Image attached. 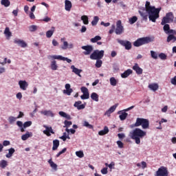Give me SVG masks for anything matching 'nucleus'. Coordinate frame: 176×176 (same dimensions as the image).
<instances>
[{"label": "nucleus", "instance_id": "nucleus-23", "mask_svg": "<svg viewBox=\"0 0 176 176\" xmlns=\"http://www.w3.org/2000/svg\"><path fill=\"white\" fill-rule=\"evenodd\" d=\"M41 115H44V116H51V118H53L54 116V114L52 111L50 110H45L41 111Z\"/></svg>", "mask_w": 176, "mask_h": 176}, {"label": "nucleus", "instance_id": "nucleus-35", "mask_svg": "<svg viewBox=\"0 0 176 176\" xmlns=\"http://www.w3.org/2000/svg\"><path fill=\"white\" fill-rule=\"evenodd\" d=\"M1 3L6 8L10 6V1L9 0H1Z\"/></svg>", "mask_w": 176, "mask_h": 176}, {"label": "nucleus", "instance_id": "nucleus-15", "mask_svg": "<svg viewBox=\"0 0 176 176\" xmlns=\"http://www.w3.org/2000/svg\"><path fill=\"white\" fill-rule=\"evenodd\" d=\"M45 129H46V130L43 131L44 134H46L47 135V137H50V135H52V134H54V131H53V128H52V126L49 127L46 125L44 126ZM51 133V134H50Z\"/></svg>", "mask_w": 176, "mask_h": 176}, {"label": "nucleus", "instance_id": "nucleus-6", "mask_svg": "<svg viewBox=\"0 0 176 176\" xmlns=\"http://www.w3.org/2000/svg\"><path fill=\"white\" fill-rule=\"evenodd\" d=\"M174 22V14L173 12L166 13V16L162 19L161 25H164V24H168L170 23Z\"/></svg>", "mask_w": 176, "mask_h": 176}, {"label": "nucleus", "instance_id": "nucleus-12", "mask_svg": "<svg viewBox=\"0 0 176 176\" xmlns=\"http://www.w3.org/2000/svg\"><path fill=\"white\" fill-rule=\"evenodd\" d=\"M60 42L63 43V45L61 47V49H63V50H67V49L74 48V44L72 43L68 44V42L65 41V38H62L60 39Z\"/></svg>", "mask_w": 176, "mask_h": 176}, {"label": "nucleus", "instance_id": "nucleus-5", "mask_svg": "<svg viewBox=\"0 0 176 176\" xmlns=\"http://www.w3.org/2000/svg\"><path fill=\"white\" fill-rule=\"evenodd\" d=\"M133 126L134 127L142 126L144 129H149V120L145 118H138Z\"/></svg>", "mask_w": 176, "mask_h": 176}, {"label": "nucleus", "instance_id": "nucleus-29", "mask_svg": "<svg viewBox=\"0 0 176 176\" xmlns=\"http://www.w3.org/2000/svg\"><path fill=\"white\" fill-rule=\"evenodd\" d=\"M58 68V66H57V62L56 60H52L51 62V69H52V71H57Z\"/></svg>", "mask_w": 176, "mask_h": 176}, {"label": "nucleus", "instance_id": "nucleus-40", "mask_svg": "<svg viewBox=\"0 0 176 176\" xmlns=\"http://www.w3.org/2000/svg\"><path fill=\"white\" fill-rule=\"evenodd\" d=\"M137 20H138V18L136 16H134L129 19V24H134V23L137 22Z\"/></svg>", "mask_w": 176, "mask_h": 176}, {"label": "nucleus", "instance_id": "nucleus-20", "mask_svg": "<svg viewBox=\"0 0 176 176\" xmlns=\"http://www.w3.org/2000/svg\"><path fill=\"white\" fill-rule=\"evenodd\" d=\"M32 135H33L32 132L26 131V133L23 134L21 136V140L23 141H27V139L30 138L31 137H32Z\"/></svg>", "mask_w": 176, "mask_h": 176}, {"label": "nucleus", "instance_id": "nucleus-48", "mask_svg": "<svg viewBox=\"0 0 176 176\" xmlns=\"http://www.w3.org/2000/svg\"><path fill=\"white\" fill-rule=\"evenodd\" d=\"M31 124H32V122H31V121L25 122L23 124V128L27 129V127H30V126H31Z\"/></svg>", "mask_w": 176, "mask_h": 176}, {"label": "nucleus", "instance_id": "nucleus-38", "mask_svg": "<svg viewBox=\"0 0 176 176\" xmlns=\"http://www.w3.org/2000/svg\"><path fill=\"white\" fill-rule=\"evenodd\" d=\"M100 20V18H98V16H96L94 17V20L91 21V25H97V23H98V21Z\"/></svg>", "mask_w": 176, "mask_h": 176}, {"label": "nucleus", "instance_id": "nucleus-26", "mask_svg": "<svg viewBox=\"0 0 176 176\" xmlns=\"http://www.w3.org/2000/svg\"><path fill=\"white\" fill-rule=\"evenodd\" d=\"M58 146H60V141L58 140H53L52 151H57Z\"/></svg>", "mask_w": 176, "mask_h": 176}, {"label": "nucleus", "instance_id": "nucleus-41", "mask_svg": "<svg viewBox=\"0 0 176 176\" xmlns=\"http://www.w3.org/2000/svg\"><path fill=\"white\" fill-rule=\"evenodd\" d=\"M96 63L95 64L96 68H101L102 65V60H101L100 59H96Z\"/></svg>", "mask_w": 176, "mask_h": 176}, {"label": "nucleus", "instance_id": "nucleus-28", "mask_svg": "<svg viewBox=\"0 0 176 176\" xmlns=\"http://www.w3.org/2000/svg\"><path fill=\"white\" fill-rule=\"evenodd\" d=\"M56 28L54 27H52V29L50 30L47 31L46 32V36L47 38H52L53 36V34H54Z\"/></svg>", "mask_w": 176, "mask_h": 176}, {"label": "nucleus", "instance_id": "nucleus-1", "mask_svg": "<svg viewBox=\"0 0 176 176\" xmlns=\"http://www.w3.org/2000/svg\"><path fill=\"white\" fill-rule=\"evenodd\" d=\"M162 8H156L155 6H151V2L146 1L145 8H142L140 9L139 14L143 20H148V16L150 21L153 23H156V20L159 19Z\"/></svg>", "mask_w": 176, "mask_h": 176}, {"label": "nucleus", "instance_id": "nucleus-54", "mask_svg": "<svg viewBox=\"0 0 176 176\" xmlns=\"http://www.w3.org/2000/svg\"><path fill=\"white\" fill-rule=\"evenodd\" d=\"M81 91L83 93V94H87L89 93V89L86 87H81Z\"/></svg>", "mask_w": 176, "mask_h": 176}, {"label": "nucleus", "instance_id": "nucleus-2", "mask_svg": "<svg viewBox=\"0 0 176 176\" xmlns=\"http://www.w3.org/2000/svg\"><path fill=\"white\" fill-rule=\"evenodd\" d=\"M146 136V132L144 131L140 128H136L132 132H131V138L134 140L135 144L138 145L141 144V140H142V138Z\"/></svg>", "mask_w": 176, "mask_h": 176}, {"label": "nucleus", "instance_id": "nucleus-32", "mask_svg": "<svg viewBox=\"0 0 176 176\" xmlns=\"http://www.w3.org/2000/svg\"><path fill=\"white\" fill-rule=\"evenodd\" d=\"M91 100H93L94 101H96V102H98V94H97L96 92H93L91 94Z\"/></svg>", "mask_w": 176, "mask_h": 176}, {"label": "nucleus", "instance_id": "nucleus-63", "mask_svg": "<svg viewBox=\"0 0 176 176\" xmlns=\"http://www.w3.org/2000/svg\"><path fill=\"white\" fill-rule=\"evenodd\" d=\"M118 138H120V140H122L124 138L125 135H124V133H118Z\"/></svg>", "mask_w": 176, "mask_h": 176}, {"label": "nucleus", "instance_id": "nucleus-10", "mask_svg": "<svg viewBox=\"0 0 176 176\" xmlns=\"http://www.w3.org/2000/svg\"><path fill=\"white\" fill-rule=\"evenodd\" d=\"M48 58H54V60H60L62 61H67V63H72V60L65 58L61 55H54V56H49Z\"/></svg>", "mask_w": 176, "mask_h": 176}, {"label": "nucleus", "instance_id": "nucleus-36", "mask_svg": "<svg viewBox=\"0 0 176 176\" xmlns=\"http://www.w3.org/2000/svg\"><path fill=\"white\" fill-rule=\"evenodd\" d=\"M4 34L6 36H8V38L12 36V32H10V29L8 27L6 28Z\"/></svg>", "mask_w": 176, "mask_h": 176}, {"label": "nucleus", "instance_id": "nucleus-53", "mask_svg": "<svg viewBox=\"0 0 176 176\" xmlns=\"http://www.w3.org/2000/svg\"><path fill=\"white\" fill-rule=\"evenodd\" d=\"M65 127H69V126H72V121H68V120H65Z\"/></svg>", "mask_w": 176, "mask_h": 176}, {"label": "nucleus", "instance_id": "nucleus-24", "mask_svg": "<svg viewBox=\"0 0 176 176\" xmlns=\"http://www.w3.org/2000/svg\"><path fill=\"white\" fill-rule=\"evenodd\" d=\"M148 89L153 90V91H156L159 89V85L157 83H152L148 85Z\"/></svg>", "mask_w": 176, "mask_h": 176}, {"label": "nucleus", "instance_id": "nucleus-50", "mask_svg": "<svg viewBox=\"0 0 176 176\" xmlns=\"http://www.w3.org/2000/svg\"><path fill=\"white\" fill-rule=\"evenodd\" d=\"M67 152V148H64L63 149H62V151H60L58 155H56V157H60V156H61V155H63V153H65Z\"/></svg>", "mask_w": 176, "mask_h": 176}, {"label": "nucleus", "instance_id": "nucleus-51", "mask_svg": "<svg viewBox=\"0 0 176 176\" xmlns=\"http://www.w3.org/2000/svg\"><path fill=\"white\" fill-rule=\"evenodd\" d=\"M151 55L152 58H154L155 60H157V54L154 51H151Z\"/></svg>", "mask_w": 176, "mask_h": 176}, {"label": "nucleus", "instance_id": "nucleus-16", "mask_svg": "<svg viewBox=\"0 0 176 176\" xmlns=\"http://www.w3.org/2000/svg\"><path fill=\"white\" fill-rule=\"evenodd\" d=\"M19 85L21 90L25 91L27 90V87H28V82L25 80H19Z\"/></svg>", "mask_w": 176, "mask_h": 176}, {"label": "nucleus", "instance_id": "nucleus-55", "mask_svg": "<svg viewBox=\"0 0 176 176\" xmlns=\"http://www.w3.org/2000/svg\"><path fill=\"white\" fill-rule=\"evenodd\" d=\"M117 145L118 146V148H120V149H122L124 146L123 142H122V141L120 140L117 141Z\"/></svg>", "mask_w": 176, "mask_h": 176}, {"label": "nucleus", "instance_id": "nucleus-34", "mask_svg": "<svg viewBox=\"0 0 176 176\" xmlns=\"http://www.w3.org/2000/svg\"><path fill=\"white\" fill-rule=\"evenodd\" d=\"M48 163L49 164H50V166L52 167V168L54 169L55 171H57V164H54V162H53V160H52V159L49 160Z\"/></svg>", "mask_w": 176, "mask_h": 176}, {"label": "nucleus", "instance_id": "nucleus-14", "mask_svg": "<svg viewBox=\"0 0 176 176\" xmlns=\"http://www.w3.org/2000/svg\"><path fill=\"white\" fill-rule=\"evenodd\" d=\"M132 68L133 71L136 72L137 75H142V72H144V70L142 69V68L140 67L138 63H135Z\"/></svg>", "mask_w": 176, "mask_h": 176}, {"label": "nucleus", "instance_id": "nucleus-61", "mask_svg": "<svg viewBox=\"0 0 176 176\" xmlns=\"http://www.w3.org/2000/svg\"><path fill=\"white\" fill-rule=\"evenodd\" d=\"M170 82L176 86V76L171 79Z\"/></svg>", "mask_w": 176, "mask_h": 176}, {"label": "nucleus", "instance_id": "nucleus-64", "mask_svg": "<svg viewBox=\"0 0 176 176\" xmlns=\"http://www.w3.org/2000/svg\"><path fill=\"white\" fill-rule=\"evenodd\" d=\"M166 34H173L174 35H176V31L174 30L169 29L168 33Z\"/></svg>", "mask_w": 176, "mask_h": 176}, {"label": "nucleus", "instance_id": "nucleus-21", "mask_svg": "<svg viewBox=\"0 0 176 176\" xmlns=\"http://www.w3.org/2000/svg\"><path fill=\"white\" fill-rule=\"evenodd\" d=\"M71 69H72V72L76 74V75H78V76H80V77L82 76L80 75V72H82V69H79L75 67V65H72L71 66Z\"/></svg>", "mask_w": 176, "mask_h": 176}, {"label": "nucleus", "instance_id": "nucleus-45", "mask_svg": "<svg viewBox=\"0 0 176 176\" xmlns=\"http://www.w3.org/2000/svg\"><path fill=\"white\" fill-rule=\"evenodd\" d=\"M164 31H165L166 34L170 31V25L165 23L164 25Z\"/></svg>", "mask_w": 176, "mask_h": 176}, {"label": "nucleus", "instance_id": "nucleus-18", "mask_svg": "<svg viewBox=\"0 0 176 176\" xmlns=\"http://www.w3.org/2000/svg\"><path fill=\"white\" fill-rule=\"evenodd\" d=\"M72 8V3L69 0H65V9L67 12H69Z\"/></svg>", "mask_w": 176, "mask_h": 176}, {"label": "nucleus", "instance_id": "nucleus-27", "mask_svg": "<svg viewBox=\"0 0 176 176\" xmlns=\"http://www.w3.org/2000/svg\"><path fill=\"white\" fill-rule=\"evenodd\" d=\"M16 152V150L13 148H10L8 149V153L6 155V157H8V159H10L12 156H13V153Z\"/></svg>", "mask_w": 176, "mask_h": 176}, {"label": "nucleus", "instance_id": "nucleus-46", "mask_svg": "<svg viewBox=\"0 0 176 176\" xmlns=\"http://www.w3.org/2000/svg\"><path fill=\"white\" fill-rule=\"evenodd\" d=\"M83 126H85V127H87L88 129H93V125L89 124V122L87 121L84 122Z\"/></svg>", "mask_w": 176, "mask_h": 176}, {"label": "nucleus", "instance_id": "nucleus-58", "mask_svg": "<svg viewBox=\"0 0 176 176\" xmlns=\"http://www.w3.org/2000/svg\"><path fill=\"white\" fill-rule=\"evenodd\" d=\"M60 140H63V141L65 142L67 141V133H64L63 135L60 138Z\"/></svg>", "mask_w": 176, "mask_h": 176}, {"label": "nucleus", "instance_id": "nucleus-52", "mask_svg": "<svg viewBox=\"0 0 176 176\" xmlns=\"http://www.w3.org/2000/svg\"><path fill=\"white\" fill-rule=\"evenodd\" d=\"M16 118H14V117H13V116H10L9 118H8V122H9V123H10V124H12V123H13L14 122H16Z\"/></svg>", "mask_w": 176, "mask_h": 176}, {"label": "nucleus", "instance_id": "nucleus-11", "mask_svg": "<svg viewBox=\"0 0 176 176\" xmlns=\"http://www.w3.org/2000/svg\"><path fill=\"white\" fill-rule=\"evenodd\" d=\"M135 106H131L127 109H124V112H122L121 113V115L119 116V118L120 119V120H126V119H127V116H129V113H126V112H129V111H131V109H133V108Z\"/></svg>", "mask_w": 176, "mask_h": 176}, {"label": "nucleus", "instance_id": "nucleus-33", "mask_svg": "<svg viewBox=\"0 0 176 176\" xmlns=\"http://www.w3.org/2000/svg\"><path fill=\"white\" fill-rule=\"evenodd\" d=\"M0 167L1 168H6V167H8V161L2 160L0 162Z\"/></svg>", "mask_w": 176, "mask_h": 176}, {"label": "nucleus", "instance_id": "nucleus-19", "mask_svg": "<svg viewBox=\"0 0 176 176\" xmlns=\"http://www.w3.org/2000/svg\"><path fill=\"white\" fill-rule=\"evenodd\" d=\"M14 43H16V45H19V46H21V47H27L26 43H25L23 40L16 39L14 41Z\"/></svg>", "mask_w": 176, "mask_h": 176}, {"label": "nucleus", "instance_id": "nucleus-43", "mask_svg": "<svg viewBox=\"0 0 176 176\" xmlns=\"http://www.w3.org/2000/svg\"><path fill=\"white\" fill-rule=\"evenodd\" d=\"M29 30H30V32H35V31H36V30H38V26L35 25H32L29 27Z\"/></svg>", "mask_w": 176, "mask_h": 176}, {"label": "nucleus", "instance_id": "nucleus-37", "mask_svg": "<svg viewBox=\"0 0 176 176\" xmlns=\"http://www.w3.org/2000/svg\"><path fill=\"white\" fill-rule=\"evenodd\" d=\"M110 84L111 86H116L118 85V81L116 80V78L114 77H111L110 78Z\"/></svg>", "mask_w": 176, "mask_h": 176}, {"label": "nucleus", "instance_id": "nucleus-49", "mask_svg": "<svg viewBox=\"0 0 176 176\" xmlns=\"http://www.w3.org/2000/svg\"><path fill=\"white\" fill-rule=\"evenodd\" d=\"M159 57L161 58V60H167V55H166L164 53L160 54Z\"/></svg>", "mask_w": 176, "mask_h": 176}, {"label": "nucleus", "instance_id": "nucleus-62", "mask_svg": "<svg viewBox=\"0 0 176 176\" xmlns=\"http://www.w3.org/2000/svg\"><path fill=\"white\" fill-rule=\"evenodd\" d=\"M16 98H18V100H21V98H23V95L21 94V92H19L18 94H16Z\"/></svg>", "mask_w": 176, "mask_h": 176}, {"label": "nucleus", "instance_id": "nucleus-4", "mask_svg": "<svg viewBox=\"0 0 176 176\" xmlns=\"http://www.w3.org/2000/svg\"><path fill=\"white\" fill-rule=\"evenodd\" d=\"M155 41V38L153 37H142L138 38L134 43L133 46L135 47H140V46H142V45H146L148 43H151V42H153Z\"/></svg>", "mask_w": 176, "mask_h": 176}, {"label": "nucleus", "instance_id": "nucleus-3", "mask_svg": "<svg viewBox=\"0 0 176 176\" xmlns=\"http://www.w3.org/2000/svg\"><path fill=\"white\" fill-rule=\"evenodd\" d=\"M124 29L123 25H122V21L119 20L116 23V26L115 25H111V29L109 31V34H113L115 32L116 35H122Z\"/></svg>", "mask_w": 176, "mask_h": 176}, {"label": "nucleus", "instance_id": "nucleus-60", "mask_svg": "<svg viewBox=\"0 0 176 176\" xmlns=\"http://www.w3.org/2000/svg\"><path fill=\"white\" fill-rule=\"evenodd\" d=\"M80 104H82V101H77L74 103V107L78 109Z\"/></svg>", "mask_w": 176, "mask_h": 176}, {"label": "nucleus", "instance_id": "nucleus-9", "mask_svg": "<svg viewBox=\"0 0 176 176\" xmlns=\"http://www.w3.org/2000/svg\"><path fill=\"white\" fill-rule=\"evenodd\" d=\"M155 176H168V170H167V167L161 166L159 168L156 172Z\"/></svg>", "mask_w": 176, "mask_h": 176}, {"label": "nucleus", "instance_id": "nucleus-39", "mask_svg": "<svg viewBox=\"0 0 176 176\" xmlns=\"http://www.w3.org/2000/svg\"><path fill=\"white\" fill-rule=\"evenodd\" d=\"M98 41H101V36H96L94 38H91L92 43H96V42H98Z\"/></svg>", "mask_w": 176, "mask_h": 176}, {"label": "nucleus", "instance_id": "nucleus-59", "mask_svg": "<svg viewBox=\"0 0 176 176\" xmlns=\"http://www.w3.org/2000/svg\"><path fill=\"white\" fill-rule=\"evenodd\" d=\"M100 25H104V27H109V25H111V23L109 22L104 23V21H102L100 23Z\"/></svg>", "mask_w": 176, "mask_h": 176}, {"label": "nucleus", "instance_id": "nucleus-25", "mask_svg": "<svg viewBox=\"0 0 176 176\" xmlns=\"http://www.w3.org/2000/svg\"><path fill=\"white\" fill-rule=\"evenodd\" d=\"M109 133V129L108 126H105L103 130H101L98 132L99 135H105Z\"/></svg>", "mask_w": 176, "mask_h": 176}, {"label": "nucleus", "instance_id": "nucleus-42", "mask_svg": "<svg viewBox=\"0 0 176 176\" xmlns=\"http://www.w3.org/2000/svg\"><path fill=\"white\" fill-rule=\"evenodd\" d=\"M81 100H89V98H90V94L87 93V94H83L81 96H80Z\"/></svg>", "mask_w": 176, "mask_h": 176}, {"label": "nucleus", "instance_id": "nucleus-56", "mask_svg": "<svg viewBox=\"0 0 176 176\" xmlns=\"http://www.w3.org/2000/svg\"><path fill=\"white\" fill-rule=\"evenodd\" d=\"M8 145H10V142L9 140H4L3 142V146H8Z\"/></svg>", "mask_w": 176, "mask_h": 176}, {"label": "nucleus", "instance_id": "nucleus-30", "mask_svg": "<svg viewBox=\"0 0 176 176\" xmlns=\"http://www.w3.org/2000/svg\"><path fill=\"white\" fill-rule=\"evenodd\" d=\"M167 42H171V41H173V43L176 41V36H174V34H169L167 37Z\"/></svg>", "mask_w": 176, "mask_h": 176}, {"label": "nucleus", "instance_id": "nucleus-22", "mask_svg": "<svg viewBox=\"0 0 176 176\" xmlns=\"http://www.w3.org/2000/svg\"><path fill=\"white\" fill-rule=\"evenodd\" d=\"M131 74H133V70H131V69H128L126 71L121 74V77L123 78H128V76H130Z\"/></svg>", "mask_w": 176, "mask_h": 176}, {"label": "nucleus", "instance_id": "nucleus-44", "mask_svg": "<svg viewBox=\"0 0 176 176\" xmlns=\"http://www.w3.org/2000/svg\"><path fill=\"white\" fill-rule=\"evenodd\" d=\"M76 155L78 157L80 158L85 157V153H83V151H76Z\"/></svg>", "mask_w": 176, "mask_h": 176}, {"label": "nucleus", "instance_id": "nucleus-13", "mask_svg": "<svg viewBox=\"0 0 176 176\" xmlns=\"http://www.w3.org/2000/svg\"><path fill=\"white\" fill-rule=\"evenodd\" d=\"M81 49L85 50L83 52L85 56H89V54H91V52H93V45H84L81 47Z\"/></svg>", "mask_w": 176, "mask_h": 176}, {"label": "nucleus", "instance_id": "nucleus-31", "mask_svg": "<svg viewBox=\"0 0 176 176\" xmlns=\"http://www.w3.org/2000/svg\"><path fill=\"white\" fill-rule=\"evenodd\" d=\"M81 20L85 25H87L89 24V17L87 15H83L81 16Z\"/></svg>", "mask_w": 176, "mask_h": 176}, {"label": "nucleus", "instance_id": "nucleus-7", "mask_svg": "<svg viewBox=\"0 0 176 176\" xmlns=\"http://www.w3.org/2000/svg\"><path fill=\"white\" fill-rule=\"evenodd\" d=\"M104 57V50H96L90 55L91 60H101Z\"/></svg>", "mask_w": 176, "mask_h": 176}, {"label": "nucleus", "instance_id": "nucleus-17", "mask_svg": "<svg viewBox=\"0 0 176 176\" xmlns=\"http://www.w3.org/2000/svg\"><path fill=\"white\" fill-rule=\"evenodd\" d=\"M118 107V104H114L113 106L111 107L104 113L107 116H111V113L115 112L116 108Z\"/></svg>", "mask_w": 176, "mask_h": 176}, {"label": "nucleus", "instance_id": "nucleus-8", "mask_svg": "<svg viewBox=\"0 0 176 176\" xmlns=\"http://www.w3.org/2000/svg\"><path fill=\"white\" fill-rule=\"evenodd\" d=\"M117 42L121 45V46H123L125 47L126 50H131V48L133 47V45L131 44V42L127 41V40H121V39H117Z\"/></svg>", "mask_w": 176, "mask_h": 176}, {"label": "nucleus", "instance_id": "nucleus-57", "mask_svg": "<svg viewBox=\"0 0 176 176\" xmlns=\"http://www.w3.org/2000/svg\"><path fill=\"white\" fill-rule=\"evenodd\" d=\"M101 173H102V174H103V175L108 174V168H103L101 170Z\"/></svg>", "mask_w": 176, "mask_h": 176}, {"label": "nucleus", "instance_id": "nucleus-47", "mask_svg": "<svg viewBox=\"0 0 176 176\" xmlns=\"http://www.w3.org/2000/svg\"><path fill=\"white\" fill-rule=\"evenodd\" d=\"M72 91H74V90L70 88L69 89L64 90L63 93L67 96H71V93H72Z\"/></svg>", "mask_w": 176, "mask_h": 176}]
</instances>
